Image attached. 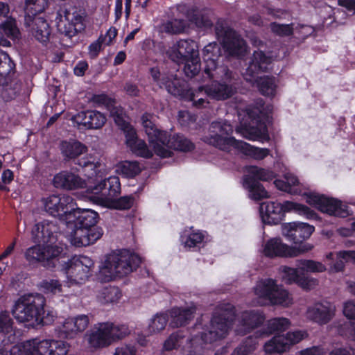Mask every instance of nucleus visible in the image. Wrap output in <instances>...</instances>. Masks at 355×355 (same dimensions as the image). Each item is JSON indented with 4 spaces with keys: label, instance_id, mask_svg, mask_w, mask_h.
Returning <instances> with one entry per match:
<instances>
[{
    "label": "nucleus",
    "instance_id": "nucleus-1",
    "mask_svg": "<svg viewBox=\"0 0 355 355\" xmlns=\"http://www.w3.org/2000/svg\"><path fill=\"white\" fill-rule=\"evenodd\" d=\"M53 185L56 188L66 190H74L86 187L87 191L93 194L92 200L96 198L101 202L106 199L115 196L120 191L119 178L112 176L102 180L96 177L94 179L89 177L88 182L81 178L78 175L69 171H62L54 176Z\"/></svg>",
    "mask_w": 355,
    "mask_h": 355
},
{
    "label": "nucleus",
    "instance_id": "nucleus-2",
    "mask_svg": "<svg viewBox=\"0 0 355 355\" xmlns=\"http://www.w3.org/2000/svg\"><path fill=\"white\" fill-rule=\"evenodd\" d=\"M141 258L127 250L113 252L106 257L101 268L98 278L101 282H109L116 277H123L139 266Z\"/></svg>",
    "mask_w": 355,
    "mask_h": 355
},
{
    "label": "nucleus",
    "instance_id": "nucleus-3",
    "mask_svg": "<svg viewBox=\"0 0 355 355\" xmlns=\"http://www.w3.org/2000/svg\"><path fill=\"white\" fill-rule=\"evenodd\" d=\"M235 317V308L230 303L218 304L211 317L209 324L201 334L202 340L211 343L224 338L230 329Z\"/></svg>",
    "mask_w": 355,
    "mask_h": 355
},
{
    "label": "nucleus",
    "instance_id": "nucleus-4",
    "mask_svg": "<svg viewBox=\"0 0 355 355\" xmlns=\"http://www.w3.org/2000/svg\"><path fill=\"white\" fill-rule=\"evenodd\" d=\"M44 304L45 299L41 294L24 295L15 301L12 313L19 322L38 324V320H41L40 314L44 313Z\"/></svg>",
    "mask_w": 355,
    "mask_h": 355
},
{
    "label": "nucleus",
    "instance_id": "nucleus-5",
    "mask_svg": "<svg viewBox=\"0 0 355 355\" xmlns=\"http://www.w3.org/2000/svg\"><path fill=\"white\" fill-rule=\"evenodd\" d=\"M84 261L89 262L86 257H83V260L78 259L62 260V270H65L68 282L62 284L56 279L47 278L40 283L41 288H60L62 286H78L89 277V266L84 264Z\"/></svg>",
    "mask_w": 355,
    "mask_h": 355
},
{
    "label": "nucleus",
    "instance_id": "nucleus-6",
    "mask_svg": "<svg viewBox=\"0 0 355 355\" xmlns=\"http://www.w3.org/2000/svg\"><path fill=\"white\" fill-rule=\"evenodd\" d=\"M64 245L59 243H43L28 248L24 254L26 259L32 263H40L47 268H53L58 263L62 265V259L65 258Z\"/></svg>",
    "mask_w": 355,
    "mask_h": 355
},
{
    "label": "nucleus",
    "instance_id": "nucleus-7",
    "mask_svg": "<svg viewBox=\"0 0 355 355\" xmlns=\"http://www.w3.org/2000/svg\"><path fill=\"white\" fill-rule=\"evenodd\" d=\"M270 111V106L264 107V103L262 99L257 101L254 107L247 110V114L251 119L250 122L241 123L236 128V132L240 133L243 137L249 140L265 139L268 137V130L264 122L257 119L259 114H267Z\"/></svg>",
    "mask_w": 355,
    "mask_h": 355
},
{
    "label": "nucleus",
    "instance_id": "nucleus-8",
    "mask_svg": "<svg viewBox=\"0 0 355 355\" xmlns=\"http://www.w3.org/2000/svg\"><path fill=\"white\" fill-rule=\"evenodd\" d=\"M203 55L205 62V73L210 79L229 83L234 79L232 72L220 61V48L218 44L213 42L205 46Z\"/></svg>",
    "mask_w": 355,
    "mask_h": 355
},
{
    "label": "nucleus",
    "instance_id": "nucleus-9",
    "mask_svg": "<svg viewBox=\"0 0 355 355\" xmlns=\"http://www.w3.org/2000/svg\"><path fill=\"white\" fill-rule=\"evenodd\" d=\"M59 33L62 35L61 42L63 46L70 47L73 45V37L85 28L83 13L76 8L69 6L64 10V19H61L57 25Z\"/></svg>",
    "mask_w": 355,
    "mask_h": 355
},
{
    "label": "nucleus",
    "instance_id": "nucleus-10",
    "mask_svg": "<svg viewBox=\"0 0 355 355\" xmlns=\"http://www.w3.org/2000/svg\"><path fill=\"white\" fill-rule=\"evenodd\" d=\"M215 32L218 40L230 54L239 56L245 52V41L223 21H217Z\"/></svg>",
    "mask_w": 355,
    "mask_h": 355
},
{
    "label": "nucleus",
    "instance_id": "nucleus-11",
    "mask_svg": "<svg viewBox=\"0 0 355 355\" xmlns=\"http://www.w3.org/2000/svg\"><path fill=\"white\" fill-rule=\"evenodd\" d=\"M260 212L265 214L268 220L271 219L272 223H277L282 219L284 212L294 211L299 214L304 215L309 218L310 209L308 207L302 204L291 201H285L282 204L277 202H263L260 205ZM268 223H270L268 220Z\"/></svg>",
    "mask_w": 355,
    "mask_h": 355
},
{
    "label": "nucleus",
    "instance_id": "nucleus-12",
    "mask_svg": "<svg viewBox=\"0 0 355 355\" xmlns=\"http://www.w3.org/2000/svg\"><path fill=\"white\" fill-rule=\"evenodd\" d=\"M312 207L329 216L347 218L351 215L349 207L340 200L327 197L312 191Z\"/></svg>",
    "mask_w": 355,
    "mask_h": 355
},
{
    "label": "nucleus",
    "instance_id": "nucleus-13",
    "mask_svg": "<svg viewBox=\"0 0 355 355\" xmlns=\"http://www.w3.org/2000/svg\"><path fill=\"white\" fill-rule=\"evenodd\" d=\"M210 135L206 136L204 141L220 150L230 151L234 145L230 144V140L239 141L234 137H228L232 131V127L230 123L223 121L212 122L209 128Z\"/></svg>",
    "mask_w": 355,
    "mask_h": 355
},
{
    "label": "nucleus",
    "instance_id": "nucleus-14",
    "mask_svg": "<svg viewBox=\"0 0 355 355\" xmlns=\"http://www.w3.org/2000/svg\"><path fill=\"white\" fill-rule=\"evenodd\" d=\"M153 116L150 114H144L141 118V124L148 137L149 143L153 146L155 153L162 157H168L170 152L162 146V142L166 140V132L159 131L153 122Z\"/></svg>",
    "mask_w": 355,
    "mask_h": 355
},
{
    "label": "nucleus",
    "instance_id": "nucleus-15",
    "mask_svg": "<svg viewBox=\"0 0 355 355\" xmlns=\"http://www.w3.org/2000/svg\"><path fill=\"white\" fill-rule=\"evenodd\" d=\"M42 202L46 212L53 216H59L65 223L74 205L73 199L68 195H51L43 198Z\"/></svg>",
    "mask_w": 355,
    "mask_h": 355
},
{
    "label": "nucleus",
    "instance_id": "nucleus-16",
    "mask_svg": "<svg viewBox=\"0 0 355 355\" xmlns=\"http://www.w3.org/2000/svg\"><path fill=\"white\" fill-rule=\"evenodd\" d=\"M304 334L300 331L288 332L286 335L274 336L264 345V350L268 355H278L287 351L304 337Z\"/></svg>",
    "mask_w": 355,
    "mask_h": 355
},
{
    "label": "nucleus",
    "instance_id": "nucleus-17",
    "mask_svg": "<svg viewBox=\"0 0 355 355\" xmlns=\"http://www.w3.org/2000/svg\"><path fill=\"white\" fill-rule=\"evenodd\" d=\"M266 317L260 310L250 309L241 311L237 316L235 332L237 335L245 336L261 327Z\"/></svg>",
    "mask_w": 355,
    "mask_h": 355
},
{
    "label": "nucleus",
    "instance_id": "nucleus-18",
    "mask_svg": "<svg viewBox=\"0 0 355 355\" xmlns=\"http://www.w3.org/2000/svg\"><path fill=\"white\" fill-rule=\"evenodd\" d=\"M166 55L173 62L180 64L199 55L198 45L192 40H180L166 51Z\"/></svg>",
    "mask_w": 355,
    "mask_h": 355
},
{
    "label": "nucleus",
    "instance_id": "nucleus-19",
    "mask_svg": "<svg viewBox=\"0 0 355 355\" xmlns=\"http://www.w3.org/2000/svg\"><path fill=\"white\" fill-rule=\"evenodd\" d=\"M309 247L304 245L298 247L289 246L279 239H273L267 242L264 253L268 257H295L308 252Z\"/></svg>",
    "mask_w": 355,
    "mask_h": 355
},
{
    "label": "nucleus",
    "instance_id": "nucleus-20",
    "mask_svg": "<svg viewBox=\"0 0 355 355\" xmlns=\"http://www.w3.org/2000/svg\"><path fill=\"white\" fill-rule=\"evenodd\" d=\"M89 323V320L87 315H80L66 319L55 331L60 338L73 339L83 332L87 328Z\"/></svg>",
    "mask_w": 355,
    "mask_h": 355
},
{
    "label": "nucleus",
    "instance_id": "nucleus-21",
    "mask_svg": "<svg viewBox=\"0 0 355 355\" xmlns=\"http://www.w3.org/2000/svg\"><path fill=\"white\" fill-rule=\"evenodd\" d=\"M98 214L88 209H75L73 207L72 211L67 216V225L73 227H96L95 225L98 222Z\"/></svg>",
    "mask_w": 355,
    "mask_h": 355
},
{
    "label": "nucleus",
    "instance_id": "nucleus-22",
    "mask_svg": "<svg viewBox=\"0 0 355 355\" xmlns=\"http://www.w3.org/2000/svg\"><path fill=\"white\" fill-rule=\"evenodd\" d=\"M272 61V58L266 55L263 51H255L252 54L248 67L243 74L244 78L248 82L254 81L257 76L260 72L267 71Z\"/></svg>",
    "mask_w": 355,
    "mask_h": 355
},
{
    "label": "nucleus",
    "instance_id": "nucleus-23",
    "mask_svg": "<svg viewBox=\"0 0 355 355\" xmlns=\"http://www.w3.org/2000/svg\"><path fill=\"white\" fill-rule=\"evenodd\" d=\"M282 234L294 243L304 245V241L311 236V225L302 222L286 223L282 225Z\"/></svg>",
    "mask_w": 355,
    "mask_h": 355
},
{
    "label": "nucleus",
    "instance_id": "nucleus-24",
    "mask_svg": "<svg viewBox=\"0 0 355 355\" xmlns=\"http://www.w3.org/2000/svg\"><path fill=\"white\" fill-rule=\"evenodd\" d=\"M59 228L53 221L44 220L35 225L32 230V239L35 243H55Z\"/></svg>",
    "mask_w": 355,
    "mask_h": 355
},
{
    "label": "nucleus",
    "instance_id": "nucleus-25",
    "mask_svg": "<svg viewBox=\"0 0 355 355\" xmlns=\"http://www.w3.org/2000/svg\"><path fill=\"white\" fill-rule=\"evenodd\" d=\"M258 295V304L261 306L282 305L289 306L293 301L287 290H256Z\"/></svg>",
    "mask_w": 355,
    "mask_h": 355
},
{
    "label": "nucleus",
    "instance_id": "nucleus-26",
    "mask_svg": "<svg viewBox=\"0 0 355 355\" xmlns=\"http://www.w3.org/2000/svg\"><path fill=\"white\" fill-rule=\"evenodd\" d=\"M71 232V243L76 247L87 246L93 244L103 235L100 227L85 228L73 227Z\"/></svg>",
    "mask_w": 355,
    "mask_h": 355
},
{
    "label": "nucleus",
    "instance_id": "nucleus-27",
    "mask_svg": "<svg viewBox=\"0 0 355 355\" xmlns=\"http://www.w3.org/2000/svg\"><path fill=\"white\" fill-rule=\"evenodd\" d=\"M197 306L191 304L185 307H173L169 311V326L173 328L184 327L194 318Z\"/></svg>",
    "mask_w": 355,
    "mask_h": 355
},
{
    "label": "nucleus",
    "instance_id": "nucleus-28",
    "mask_svg": "<svg viewBox=\"0 0 355 355\" xmlns=\"http://www.w3.org/2000/svg\"><path fill=\"white\" fill-rule=\"evenodd\" d=\"M72 120L88 129H100L105 125L106 117L98 111L86 110L74 115Z\"/></svg>",
    "mask_w": 355,
    "mask_h": 355
},
{
    "label": "nucleus",
    "instance_id": "nucleus-29",
    "mask_svg": "<svg viewBox=\"0 0 355 355\" xmlns=\"http://www.w3.org/2000/svg\"><path fill=\"white\" fill-rule=\"evenodd\" d=\"M15 69V64L9 55L0 50V92L3 98L8 99L11 96H7L6 92L8 89V83L10 80L9 74Z\"/></svg>",
    "mask_w": 355,
    "mask_h": 355
},
{
    "label": "nucleus",
    "instance_id": "nucleus-30",
    "mask_svg": "<svg viewBox=\"0 0 355 355\" xmlns=\"http://www.w3.org/2000/svg\"><path fill=\"white\" fill-rule=\"evenodd\" d=\"M160 83L168 93L175 96L185 98L188 94L189 87L187 83L184 80L178 78L176 75L163 76Z\"/></svg>",
    "mask_w": 355,
    "mask_h": 355
},
{
    "label": "nucleus",
    "instance_id": "nucleus-31",
    "mask_svg": "<svg viewBox=\"0 0 355 355\" xmlns=\"http://www.w3.org/2000/svg\"><path fill=\"white\" fill-rule=\"evenodd\" d=\"M108 327L110 326L106 322L98 324L96 330L90 334L89 338V343L92 347H104L112 343Z\"/></svg>",
    "mask_w": 355,
    "mask_h": 355
},
{
    "label": "nucleus",
    "instance_id": "nucleus-32",
    "mask_svg": "<svg viewBox=\"0 0 355 355\" xmlns=\"http://www.w3.org/2000/svg\"><path fill=\"white\" fill-rule=\"evenodd\" d=\"M343 313L348 319L354 322H345L340 324L338 327V332L342 336L349 337L355 333V303L352 302H345Z\"/></svg>",
    "mask_w": 355,
    "mask_h": 355
},
{
    "label": "nucleus",
    "instance_id": "nucleus-33",
    "mask_svg": "<svg viewBox=\"0 0 355 355\" xmlns=\"http://www.w3.org/2000/svg\"><path fill=\"white\" fill-rule=\"evenodd\" d=\"M210 99L216 101L226 100L232 96L236 92L233 84L214 83L208 85Z\"/></svg>",
    "mask_w": 355,
    "mask_h": 355
},
{
    "label": "nucleus",
    "instance_id": "nucleus-34",
    "mask_svg": "<svg viewBox=\"0 0 355 355\" xmlns=\"http://www.w3.org/2000/svg\"><path fill=\"white\" fill-rule=\"evenodd\" d=\"M161 145L170 152V155H171L170 148L180 151H190L194 148L193 144L184 136L177 135L171 137L167 133L166 140L162 142Z\"/></svg>",
    "mask_w": 355,
    "mask_h": 355
},
{
    "label": "nucleus",
    "instance_id": "nucleus-35",
    "mask_svg": "<svg viewBox=\"0 0 355 355\" xmlns=\"http://www.w3.org/2000/svg\"><path fill=\"white\" fill-rule=\"evenodd\" d=\"M334 315V310L329 302L317 303L312 307V321L320 324L328 323Z\"/></svg>",
    "mask_w": 355,
    "mask_h": 355
},
{
    "label": "nucleus",
    "instance_id": "nucleus-36",
    "mask_svg": "<svg viewBox=\"0 0 355 355\" xmlns=\"http://www.w3.org/2000/svg\"><path fill=\"white\" fill-rule=\"evenodd\" d=\"M230 141L234 145V148L239 150L245 155L251 156L256 159L261 160L264 159L268 155L270 152L268 148L254 147L243 141H234L232 139Z\"/></svg>",
    "mask_w": 355,
    "mask_h": 355
},
{
    "label": "nucleus",
    "instance_id": "nucleus-37",
    "mask_svg": "<svg viewBox=\"0 0 355 355\" xmlns=\"http://www.w3.org/2000/svg\"><path fill=\"white\" fill-rule=\"evenodd\" d=\"M185 98L192 101L197 107H205L209 103L210 99L208 85L199 87L194 91L189 89Z\"/></svg>",
    "mask_w": 355,
    "mask_h": 355
},
{
    "label": "nucleus",
    "instance_id": "nucleus-38",
    "mask_svg": "<svg viewBox=\"0 0 355 355\" xmlns=\"http://www.w3.org/2000/svg\"><path fill=\"white\" fill-rule=\"evenodd\" d=\"M62 154L67 159H75L85 153L87 147L77 141H62L60 144Z\"/></svg>",
    "mask_w": 355,
    "mask_h": 355
},
{
    "label": "nucleus",
    "instance_id": "nucleus-39",
    "mask_svg": "<svg viewBox=\"0 0 355 355\" xmlns=\"http://www.w3.org/2000/svg\"><path fill=\"white\" fill-rule=\"evenodd\" d=\"M352 261L355 263V251L354 250H340L337 253V259L330 265L328 268L329 273H336L342 272L345 269V263Z\"/></svg>",
    "mask_w": 355,
    "mask_h": 355
},
{
    "label": "nucleus",
    "instance_id": "nucleus-40",
    "mask_svg": "<svg viewBox=\"0 0 355 355\" xmlns=\"http://www.w3.org/2000/svg\"><path fill=\"white\" fill-rule=\"evenodd\" d=\"M125 114L123 112L121 116H117L114 121L123 132L126 138V144L128 146H133V144L138 140V138L135 128L125 120Z\"/></svg>",
    "mask_w": 355,
    "mask_h": 355
},
{
    "label": "nucleus",
    "instance_id": "nucleus-41",
    "mask_svg": "<svg viewBox=\"0 0 355 355\" xmlns=\"http://www.w3.org/2000/svg\"><path fill=\"white\" fill-rule=\"evenodd\" d=\"M94 102L99 105H103L110 111V116L114 120L117 116H121L123 113L121 107L116 105V101L112 98L108 97L105 94L95 95L93 97Z\"/></svg>",
    "mask_w": 355,
    "mask_h": 355
},
{
    "label": "nucleus",
    "instance_id": "nucleus-42",
    "mask_svg": "<svg viewBox=\"0 0 355 355\" xmlns=\"http://www.w3.org/2000/svg\"><path fill=\"white\" fill-rule=\"evenodd\" d=\"M248 172V174L246 175L245 180L270 181L275 177L273 171L256 166H249Z\"/></svg>",
    "mask_w": 355,
    "mask_h": 355
},
{
    "label": "nucleus",
    "instance_id": "nucleus-43",
    "mask_svg": "<svg viewBox=\"0 0 355 355\" xmlns=\"http://www.w3.org/2000/svg\"><path fill=\"white\" fill-rule=\"evenodd\" d=\"M244 184L246 188L248 189L252 199L261 200L270 198L268 192L259 182L249 180H244Z\"/></svg>",
    "mask_w": 355,
    "mask_h": 355
},
{
    "label": "nucleus",
    "instance_id": "nucleus-44",
    "mask_svg": "<svg viewBox=\"0 0 355 355\" xmlns=\"http://www.w3.org/2000/svg\"><path fill=\"white\" fill-rule=\"evenodd\" d=\"M34 35L35 38L41 42H46L49 40L51 33L50 28L47 21L42 17H36L34 19Z\"/></svg>",
    "mask_w": 355,
    "mask_h": 355
},
{
    "label": "nucleus",
    "instance_id": "nucleus-45",
    "mask_svg": "<svg viewBox=\"0 0 355 355\" xmlns=\"http://www.w3.org/2000/svg\"><path fill=\"white\" fill-rule=\"evenodd\" d=\"M257 86L260 92L265 96H272L276 89L275 79L273 77L263 76L256 80Z\"/></svg>",
    "mask_w": 355,
    "mask_h": 355
},
{
    "label": "nucleus",
    "instance_id": "nucleus-46",
    "mask_svg": "<svg viewBox=\"0 0 355 355\" xmlns=\"http://www.w3.org/2000/svg\"><path fill=\"white\" fill-rule=\"evenodd\" d=\"M119 191H121V190ZM119 193L120 192H119ZM119 193H117L115 196V197L117 196ZM114 198V196H113L109 199H106L105 200H104L101 202H98L96 198H94L93 200L98 204H102L106 201H110L112 207H113L116 209H120V210H125V209H130L132 207V205L134 204V201H135V198L132 196H123V197H121V198L115 199V200H113Z\"/></svg>",
    "mask_w": 355,
    "mask_h": 355
},
{
    "label": "nucleus",
    "instance_id": "nucleus-47",
    "mask_svg": "<svg viewBox=\"0 0 355 355\" xmlns=\"http://www.w3.org/2000/svg\"><path fill=\"white\" fill-rule=\"evenodd\" d=\"M189 340L183 331H178L171 334L169 337L165 340L164 343V349L166 351H171L178 349L182 345Z\"/></svg>",
    "mask_w": 355,
    "mask_h": 355
},
{
    "label": "nucleus",
    "instance_id": "nucleus-48",
    "mask_svg": "<svg viewBox=\"0 0 355 355\" xmlns=\"http://www.w3.org/2000/svg\"><path fill=\"white\" fill-rule=\"evenodd\" d=\"M279 271L282 273V278L286 284H291L296 282L299 286H302L304 284L296 269L282 266L279 268Z\"/></svg>",
    "mask_w": 355,
    "mask_h": 355
},
{
    "label": "nucleus",
    "instance_id": "nucleus-49",
    "mask_svg": "<svg viewBox=\"0 0 355 355\" xmlns=\"http://www.w3.org/2000/svg\"><path fill=\"white\" fill-rule=\"evenodd\" d=\"M291 322L288 319L286 318H275L268 320V333L273 334L281 331H284L290 327Z\"/></svg>",
    "mask_w": 355,
    "mask_h": 355
},
{
    "label": "nucleus",
    "instance_id": "nucleus-50",
    "mask_svg": "<svg viewBox=\"0 0 355 355\" xmlns=\"http://www.w3.org/2000/svg\"><path fill=\"white\" fill-rule=\"evenodd\" d=\"M107 323L110 326L108 327V329L112 342L122 339L130 334V329L126 324H116L110 322Z\"/></svg>",
    "mask_w": 355,
    "mask_h": 355
},
{
    "label": "nucleus",
    "instance_id": "nucleus-51",
    "mask_svg": "<svg viewBox=\"0 0 355 355\" xmlns=\"http://www.w3.org/2000/svg\"><path fill=\"white\" fill-rule=\"evenodd\" d=\"M183 71L187 77L193 78L196 76L200 70V62L199 55L188 59L184 62Z\"/></svg>",
    "mask_w": 355,
    "mask_h": 355
},
{
    "label": "nucleus",
    "instance_id": "nucleus-52",
    "mask_svg": "<svg viewBox=\"0 0 355 355\" xmlns=\"http://www.w3.org/2000/svg\"><path fill=\"white\" fill-rule=\"evenodd\" d=\"M168 317L166 314H157L152 320L148 326V331L151 334L158 333L164 329L167 322Z\"/></svg>",
    "mask_w": 355,
    "mask_h": 355
},
{
    "label": "nucleus",
    "instance_id": "nucleus-53",
    "mask_svg": "<svg viewBox=\"0 0 355 355\" xmlns=\"http://www.w3.org/2000/svg\"><path fill=\"white\" fill-rule=\"evenodd\" d=\"M121 296V290H101L98 295V299L103 304L115 303Z\"/></svg>",
    "mask_w": 355,
    "mask_h": 355
},
{
    "label": "nucleus",
    "instance_id": "nucleus-54",
    "mask_svg": "<svg viewBox=\"0 0 355 355\" xmlns=\"http://www.w3.org/2000/svg\"><path fill=\"white\" fill-rule=\"evenodd\" d=\"M187 25L184 19H175L166 22L164 25V31L171 34H179L185 30Z\"/></svg>",
    "mask_w": 355,
    "mask_h": 355
},
{
    "label": "nucleus",
    "instance_id": "nucleus-55",
    "mask_svg": "<svg viewBox=\"0 0 355 355\" xmlns=\"http://www.w3.org/2000/svg\"><path fill=\"white\" fill-rule=\"evenodd\" d=\"M50 339L41 341H33L32 348L30 349L31 355H49Z\"/></svg>",
    "mask_w": 355,
    "mask_h": 355
},
{
    "label": "nucleus",
    "instance_id": "nucleus-56",
    "mask_svg": "<svg viewBox=\"0 0 355 355\" xmlns=\"http://www.w3.org/2000/svg\"><path fill=\"white\" fill-rule=\"evenodd\" d=\"M1 31L8 37L15 39L19 35V29L17 27L16 21L12 18L8 19L0 25Z\"/></svg>",
    "mask_w": 355,
    "mask_h": 355
},
{
    "label": "nucleus",
    "instance_id": "nucleus-57",
    "mask_svg": "<svg viewBox=\"0 0 355 355\" xmlns=\"http://www.w3.org/2000/svg\"><path fill=\"white\" fill-rule=\"evenodd\" d=\"M257 342L252 336L247 337L236 349L242 355H250L257 349Z\"/></svg>",
    "mask_w": 355,
    "mask_h": 355
},
{
    "label": "nucleus",
    "instance_id": "nucleus-58",
    "mask_svg": "<svg viewBox=\"0 0 355 355\" xmlns=\"http://www.w3.org/2000/svg\"><path fill=\"white\" fill-rule=\"evenodd\" d=\"M120 170L128 177H134L141 172V168L137 162L124 161L120 164Z\"/></svg>",
    "mask_w": 355,
    "mask_h": 355
},
{
    "label": "nucleus",
    "instance_id": "nucleus-59",
    "mask_svg": "<svg viewBox=\"0 0 355 355\" xmlns=\"http://www.w3.org/2000/svg\"><path fill=\"white\" fill-rule=\"evenodd\" d=\"M69 349V345L62 340L50 339L49 355H65Z\"/></svg>",
    "mask_w": 355,
    "mask_h": 355
},
{
    "label": "nucleus",
    "instance_id": "nucleus-60",
    "mask_svg": "<svg viewBox=\"0 0 355 355\" xmlns=\"http://www.w3.org/2000/svg\"><path fill=\"white\" fill-rule=\"evenodd\" d=\"M271 31L281 37L291 35L293 33V24H279L277 23H271L270 24Z\"/></svg>",
    "mask_w": 355,
    "mask_h": 355
},
{
    "label": "nucleus",
    "instance_id": "nucleus-61",
    "mask_svg": "<svg viewBox=\"0 0 355 355\" xmlns=\"http://www.w3.org/2000/svg\"><path fill=\"white\" fill-rule=\"evenodd\" d=\"M129 147L135 153L141 157L150 158L153 156L152 152L148 148L145 141L141 139L137 140L133 146Z\"/></svg>",
    "mask_w": 355,
    "mask_h": 355
},
{
    "label": "nucleus",
    "instance_id": "nucleus-62",
    "mask_svg": "<svg viewBox=\"0 0 355 355\" xmlns=\"http://www.w3.org/2000/svg\"><path fill=\"white\" fill-rule=\"evenodd\" d=\"M12 320L8 312L2 311L0 313V331L10 333L12 331Z\"/></svg>",
    "mask_w": 355,
    "mask_h": 355
},
{
    "label": "nucleus",
    "instance_id": "nucleus-63",
    "mask_svg": "<svg viewBox=\"0 0 355 355\" xmlns=\"http://www.w3.org/2000/svg\"><path fill=\"white\" fill-rule=\"evenodd\" d=\"M299 275L302 279V281L305 283L308 281L309 272H311V261L309 260H301L297 264V268L296 269Z\"/></svg>",
    "mask_w": 355,
    "mask_h": 355
},
{
    "label": "nucleus",
    "instance_id": "nucleus-64",
    "mask_svg": "<svg viewBox=\"0 0 355 355\" xmlns=\"http://www.w3.org/2000/svg\"><path fill=\"white\" fill-rule=\"evenodd\" d=\"M194 21L198 27L205 29L211 28L213 25V22L211 19L208 16L204 15H196L194 18Z\"/></svg>",
    "mask_w": 355,
    "mask_h": 355
}]
</instances>
